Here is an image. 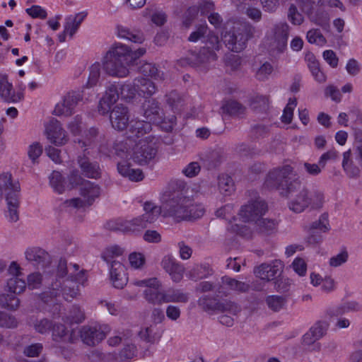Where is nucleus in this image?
<instances>
[{
	"label": "nucleus",
	"instance_id": "nucleus-1",
	"mask_svg": "<svg viewBox=\"0 0 362 362\" xmlns=\"http://www.w3.org/2000/svg\"><path fill=\"white\" fill-rule=\"evenodd\" d=\"M87 277L84 270H79L77 264L67 265L65 259L61 258L57 266L54 278L42 293V299L49 303L52 299L62 297L67 301H71L80 295L78 285H83Z\"/></svg>",
	"mask_w": 362,
	"mask_h": 362
},
{
	"label": "nucleus",
	"instance_id": "nucleus-2",
	"mask_svg": "<svg viewBox=\"0 0 362 362\" xmlns=\"http://www.w3.org/2000/svg\"><path fill=\"white\" fill-rule=\"evenodd\" d=\"M146 52L144 47L133 52L125 45L115 44L103 57V69L111 76L126 77L129 74L128 67L134 65Z\"/></svg>",
	"mask_w": 362,
	"mask_h": 362
},
{
	"label": "nucleus",
	"instance_id": "nucleus-3",
	"mask_svg": "<svg viewBox=\"0 0 362 362\" xmlns=\"http://www.w3.org/2000/svg\"><path fill=\"white\" fill-rule=\"evenodd\" d=\"M205 44L206 46L198 52H191L187 57L180 59L177 64L181 66L206 69L209 64L217 59L216 51L220 49L221 45L218 35L211 32L208 33Z\"/></svg>",
	"mask_w": 362,
	"mask_h": 362
},
{
	"label": "nucleus",
	"instance_id": "nucleus-4",
	"mask_svg": "<svg viewBox=\"0 0 362 362\" xmlns=\"http://www.w3.org/2000/svg\"><path fill=\"white\" fill-rule=\"evenodd\" d=\"M293 171V168L289 165L273 169L266 177L265 187L279 190L282 196L288 197L301 186V182L298 178L292 179Z\"/></svg>",
	"mask_w": 362,
	"mask_h": 362
},
{
	"label": "nucleus",
	"instance_id": "nucleus-5",
	"mask_svg": "<svg viewBox=\"0 0 362 362\" xmlns=\"http://www.w3.org/2000/svg\"><path fill=\"white\" fill-rule=\"evenodd\" d=\"M255 28L246 21H231L228 23L223 34V40L228 49L234 52L243 51L248 40L252 37Z\"/></svg>",
	"mask_w": 362,
	"mask_h": 362
},
{
	"label": "nucleus",
	"instance_id": "nucleus-6",
	"mask_svg": "<svg viewBox=\"0 0 362 362\" xmlns=\"http://www.w3.org/2000/svg\"><path fill=\"white\" fill-rule=\"evenodd\" d=\"M20 189L19 182L13 181L10 173H4L0 175V202L4 196L8 207L6 217L11 223L16 222L19 218Z\"/></svg>",
	"mask_w": 362,
	"mask_h": 362
},
{
	"label": "nucleus",
	"instance_id": "nucleus-7",
	"mask_svg": "<svg viewBox=\"0 0 362 362\" xmlns=\"http://www.w3.org/2000/svg\"><path fill=\"white\" fill-rule=\"evenodd\" d=\"M288 197V208L295 213H301L309 206L313 209L320 208L324 202V194L321 190L317 188L309 189L305 187H300Z\"/></svg>",
	"mask_w": 362,
	"mask_h": 362
},
{
	"label": "nucleus",
	"instance_id": "nucleus-8",
	"mask_svg": "<svg viewBox=\"0 0 362 362\" xmlns=\"http://www.w3.org/2000/svg\"><path fill=\"white\" fill-rule=\"evenodd\" d=\"M191 205V199L181 192H166L162 197V205L158 206L165 217H173L177 221L186 220V209Z\"/></svg>",
	"mask_w": 362,
	"mask_h": 362
},
{
	"label": "nucleus",
	"instance_id": "nucleus-9",
	"mask_svg": "<svg viewBox=\"0 0 362 362\" xmlns=\"http://www.w3.org/2000/svg\"><path fill=\"white\" fill-rule=\"evenodd\" d=\"M144 214L132 220H118L115 230L123 232H134L141 230L154 223L161 214V209L158 206L151 202L144 204Z\"/></svg>",
	"mask_w": 362,
	"mask_h": 362
},
{
	"label": "nucleus",
	"instance_id": "nucleus-10",
	"mask_svg": "<svg viewBox=\"0 0 362 362\" xmlns=\"http://www.w3.org/2000/svg\"><path fill=\"white\" fill-rule=\"evenodd\" d=\"M289 25L286 22L275 23L264 37V45L272 54L283 53L287 47Z\"/></svg>",
	"mask_w": 362,
	"mask_h": 362
},
{
	"label": "nucleus",
	"instance_id": "nucleus-11",
	"mask_svg": "<svg viewBox=\"0 0 362 362\" xmlns=\"http://www.w3.org/2000/svg\"><path fill=\"white\" fill-rule=\"evenodd\" d=\"M157 142L158 139L152 135L141 139L134 148L132 160L140 165L148 164L157 154Z\"/></svg>",
	"mask_w": 362,
	"mask_h": 362
},
{
	"label": "nucleus",
	"instance_id": "nucleus-12",
	"mask_svg": "<svg viewBox=\"0 0 362 362\" xmlns=\"http://www.w3.org/2000/svg\"><path fill=\"white\" fill-rule=\"evenodd\" d=\"M100 194V187L90 181L83 182L80 187V195L82 198H73L66 200L63 204L64 207H70L73 209H81L87 206H90L95 199L99 197Z\"/></svg>",
	"mask_w": 362,
	"mask_h": 362
},
{
	"label": "nucleus",
	"instance_id": "nucleus-13",
	"mask_svg": "<svg viewBox=\"0 0 362 362\" xmlns=\"http://www.w3.org/2000/svg\"><path fill=\"white\" fill-rule=\"evenodd\" d=\"M267 211V203L259 196H255L243 205L238 215L244 222H256Z\"/></svg>",
	"mask_w": 362,
	"mask_h": 362
},
{
	"label": "nucleus",
	"instance_id": "nucleus-14",
	"mask_svg": "<svg viewBox=\"0 0 362 362\" xmlns=\"http://www.w3.org/2000/svg\"><path fill=\"white\" fill-rule=\"evenodd\" d=\"M330 230L328 214L324 213L320 215L318 220L313 221L308 230L305 238L306 243L312 246L320 244L323 240L322 233H326Z\"/></svg>",
	"mask_w": 362,
	"mask_h": 362
},
{
	"label": "nucleus",
	"instance_id": "nucleus-15",
	"mask_svg": "<svg viewBox=\"0 0 362 362\" xmlns=\"http://www.w3.org/2000/svg\"><path fill=\"white\" fill-rule=\"evenodd\" d=\"M109 330L107 325H84L80 329V337L86 345L95 346L106 337Z\"/></svg>",
	"mask_w": 362,
	"mask_h": 362
},
{
	"label": "nucleus",
	"instance_id": "nucleus-16",
	"mask_svg": "<svg viewBox=\"0 0 362 362\" xmlns=\"http://www.w3.org/2000/svg\"><path fill=\"white\" fill-rule=\"evenodd\" d=\"M83 90H72L67 93L60 104H57L54 110L56 115L70 116L74 113V108L78 102L83 100Z\"/></svg>",
	"mask_w": 362,
	"mask_h": 362
},
{
	"label": "nucleus",
	"instance_id": "nucleus-17",
	"mask_svg": "<svg viewBox=\"0 0 362 362\" xmlns=\"http://www.w3.org/2000/svg\"><path fill=\"white\" fill-rule=\"evenodd\" d=\"M283 269L281 261L275 260L271 263H263L255 268L254 272L257 277L269 281L280 276Z\"/></svg>",
	"mask_w": 362,
	"mask_h": 362
},
{
	"label": "nucleus",
	"instance_id": "nucleus-18",
	"mask_svg": "<svg viewBox=\"0 0 362 362\" xmlns=\"http://www.w3.org/2000/svg\"><path fill=\"white\" fill-rule=\"evenodd\" d=\"M119 97V88L116 84L109 85L99 101L98 107L99 113L102 115L109 113L112 105L118 100Z\"/></svg>",
	"mask_w": 362,
	"mask_h": 362
},
{
	"label": "nucleus",
	"instance_id": "nucleus-19",
	"mask_svg": "<svg viewBox=\"0 0 362 362\" xmlns=\"http://www.w3.org/2000/svg\"><path fill=\"white\" fill-rule=\"evenodd\" d=\"M161 266L170 275L173 281L178 283L182 279L185 267L173 256L165 255L161 261Z\"/></svg>",
	"mask_w": 362,
	"mask_h": 362
},
{
	"label": "nucleus",
	"instance_id": "nucleus-20",
	"mask_svg": "<svg viewBox=\"0 0 362 362\" xmlns=\"http://www.w3.org/2000/svg\"><path fill=\"white\" fill-rule=\"evenodd\" d=\"M143 116L146 122L159 123L163 119V112L160 103L156 99L146 100L142 104Z\"/></svg>",
	"mask_w": 362,
	"mask_h": 362
},
{
	"label": "nucleus",
	"instance_id": "nucleus-21",
	"mask_svg": "<svg viewBox=\"0 0 362 362\" xmlns=\"http://www.w3.org/2000/svg\"><path fill=\"white\" fill-rule=\"evenodd\" d=\"M110 120L115 129L124 130L129 122L128 108L122 105H116L110 112Z\"/></svg>",
	"mask_w": 362,
	"mask_h": 362
},
{
	"label": "nucleus",
	"instance_id": "nucleus-22",
	"mask_svg": "<svg viewBox=\"0 0 362 362\" xmlns=\"http://www.w3.org/2000/svg\"><path fill=\"white\" fill-rule=\"evenodd\" d=\"M27 325L35 333L47 336L53 328L54 321L45 317L33 315L28 317Z\"/></svg>",
	"mask_w": 362,
	"mask_h": 362
},
{
	"label": "nucleus",
	"instance_id": "nucleus-23",
	"mask_svg": "<svg viewBox=\"0 0 362 362\" xmlns=\"http://www.w3.org/2000/svg\"><path fill=\"white\" fill-rule=\"evenodd\" d=\"M47 139L57 146L64 145L68 141V136L62 124L57 120H51L46 127Z\"/></svg>",
	"mask_w": 362,
	"mask_h": 362
},
{
	"label": "nucleus",
	"instance_id": "nucleus-24",
	"mask_svg": "<svg viewBox=\"0 0 362 362\" xmlns=\"http://www.w3.org/2000/svg\"><path fill=\"white\" fill-rule=\"evenodd\" d=\"M110 275L112 285L117 288H122L128 281L125 267L118 261L111 262Z\"/></svg>",
	"mask_w": 362,
	"mask_h": 362
},
{
	"label": "nucleus",
	"instance_id": "nucleus-25",
	"mask_svg": "<svg viewBox=\"0 0 362 362\" xmlns=\"http://www.w3.org/2000/svg\"><path fill=\"white\" fill-rule=\"evenodd\" d=\"M78 164L82 174L91 179H97L100 177V169L97 162H91L85 155L78 156Z\"/></svg>",
	"mask_w": 362,
	"mask_h": 362
},
{
	"label": "nucleus",
	"instance_id": "nucleus-26",
	"mask_svg": "<svg viewBox=\"0 0 362 362\" xmlns=\"http://www.w3.org/2000/svg\"><path fill=\"white\" fill-rule=\"evenodd\" d=\"M25 259L35 266L44 267L49 262V255L40 247H30L25 252Z\"/></svg>",
	"mask_w": 362,
	"mask_h": 362
},
{
	"label": "nucleus",
	"instance_id": "nucleus-27",
	"mask_svg": "<svg viewBox=\"0 0 362 362\" xmlns=\"http://www.w3.org/2000/svg\"><path fill=\"white\" fill-rule=\"evenodd\" d=\"M151 130L152 125L148 122L142 120L132 121L127 132V137L134 140L150 133Z\"/></svg>",
	"mask_w": 362,
	"mask_h": 362
},
{
	"label": "nucleus",
	"instance_id": "nucleus-28",
	"mask_svg": "<svg viewBox=\"0 0 362 362\" xmlns=\"http://www.w3.org/2000/svg\"><path fill=\"white\" fill-rule=\"evenodd\" d=\"M0 96L7 103H16L22 98L20 93H15L12 84L8 81L6 76L0 78Z\"/></svg>",
	"mask_w": 362,
	"mask_h": 362
},
{
	"label": "nucleus",
	"instance_id": "nucleus-29",
	"mask_svg": "<svg viewBox=\"0 0 362 362\" xmlns=\"http://www.w3.org/2000/svg\"><path fill=\"white\" fill-rule=\"evenodd\" d=\"M136 85L138 95L144 98H149L156 93L157 88L153 82L146 78L137 77L134 78Z\"/></svg>",
	"mask_w": 362,
	"mask_h": 362
},
{
	"label": "nucleus",
	"instance_id": "nucleus-30",
	"mask_svg": "<svg viewBox=\"0 0 362 362\" xmlns=\"http://www.w3.org/2000/svg\"><path fill=\"white\" fill-rule=\"evenodd\" d=\"M329 324L325 321L317 322L303 337V341L310 343L309 339H320L327 332Z\"/></svg>",
	"mask_w": 362,
	"mask_h": 362
},
{
	"label": "nucleus",
	"instance_id": "nucleus-31",
	"mask_svg": "<svg viewBox=\"0 0 362 362\" xmlns=\"http://www.w3.org/2000/svg\"><path fill=\"white\" fill-rule=\"evenodd\" d=\"M53 341L60 342L73 343L72 334L69 333L66 327L62 324L54 322L53 328L51 330Z\"/></svg>",
	"mask_w": 362,
	"mask_h": 362
},
{
	"label": "nucleus",
	"instance_id": "nucleus-32",
	"mask_svg": "<svg viewBox=\"0 0 362 362\" xmlns=\"http://www.w3.org/2000/svg\"><path fill=\"white\" fill-rule=\"evenodd\" d=\"M86 13L81 12L76 13L73 16L71 15L66 18L65 25H64V31L65 33H68V35L71 37L78 30L80 25L83 21L85 18L86 17Z\"/></svg>",
	"mask_w": 362,
	"mask_h": 362
},
{
	"label": "nucleus",
	"instance_id": "nucleus-33",
	"mask_svg": "<svg viewBox=\"0 0 362 362\" xmlns=\"http://www.w3.org/2000/svg\"><path fill=\"white\" fill-rule=\"evenodd\" d=\"M119 90L121 99L127 103L132 102L138 95L139 91L134 83V79L132 82L127 81L120 85Z\"/></svg>",
	"mask_w": 362,
	"mask_h": 362
},
{
	"label": "nucleus",
	"instance_id": "nucleus-34",
	"mask_svg": "<svg viewBox=\"0 0 362 362\" xmlns=\"http://www.w3.org/2000/svg\"><path fill=\"white\" fill-rule=\"evenodd\" d=\"M219 192L224 196H229L235 191V184L232 177L226 174L218 177Z\"/></svg>",
	"mask_w": 362,
	"mask_h": 362
},
{
	"label": "nucleus",
	"instance_id": "nucleus-35",
	"mask_svg": "<svg viewBox=\"0 0 362 362\" xmlns=\"http://www.w3.org/2000/svg\"><path fill=\"white\" fill-rule=\"evenodd\" d=\"M16 295L12 293H1L0 307L8 310H16L20 306V300Z\"/></svg>",
	"mask_w": 362,
	"mask_h": 362
},
{
	"label": "nucleus",
	"instance_id": "nucleus-36",
	"mask_svg": "<svg viewBox=\"0 0 362 362\" xmlns=\"http://www.w3.org/2000/svg\"><path fill=\"white\" fill-rule=\"evenodd\" d=\"M222 281L225 285H227L230 292L236 291L240 293H245L247 292L250 287L247 283L238 281L227 276H223Z\"/></svg>",
	"mask_w": 362,
	"mask_h": 362
},
{
	"label": "nucleus",
	"instance_id": "nucleus-37",
	"mask_svg": "<svg viewBox=\"0 0 362 362\" xmlns=\"http://www.w3.org/2000/svg\"><path fill=\"white\" fill-rule=\"evenodd\" d=\"M164 303H187L188 294L179 289H169L164 292Z\"/></svg>",
	"mask_w": 362,
	"mask_h": 362
},
{
	"label": "nucleus",
	"instance_id": "nucleus-38",
	"mask_svg": "<svg viewBox=\"0 0 362 362\" xmlns=\"http://www.w3.org/2000/svg\"><path fill=\"white\" fill-rule=\"evenodd\" d=\"M119 36L134 43L141 44L144 41V36L140 30H132L127 28L119 29Z\"/></svg>",
	"mask_w": 362,
	"mask_h": 362
},
{
	"label": "nucleus",
	"instance_id": "nucleus-39",
	"mask_svg": "<svg viewBox=\"0 0 362 362\" xmlns=\"http://www.w3.org/2000/svg\"><path fill=\"white\" fill-rule=\"evenodd\" d=\"M25 287L26 283L24 280L17 276H12L7 281L6 291L14 294H20L25 290Z\"/></svg>",
	"mask_w": 362,
	"mask_h": 362
},
{
	"label": "nucleus",
	"instance_id": "nucleus-40",
	"mask_svg": "<svg viewBox=\"0 0 362 362\" xmlns=\"http://www.w3.org/2000/svg\"><path fill=\"white\" fill-rule=\"evenodd\" d=\"M218 298L216 296L211 297L209 295H205L199 299L198 304L205 311H217L220 301Z\"/></svg>",
	"mask_w": 362,
	"mask_h": 362
},
{
	"label": "nucleus",
	"instance_id": "nucleus-41",
	"mask_svg": "<svg viewBox=\"0 0 362 362\" xmlns=\"http://www.w3.org/2000/svg\"><path fill=\"white\" fill-rule=\"evenodd\" d=\"M257 230L264 234H269L274 231L277 223L274 219L260 218L255 222Z\"/></svg>",
	"mask_w": 362,
	"mask_h": 362
},
{
	"label": "nucleus",
	"instance_id": "nucleus-42",
	"mask_svg": "<svg viewBox=\"0 0 362 362\" xmlns=\"http://www.w3.org/2000/svg\"><path fill=\"white\" fill-rule=\"evenodd\" d=\"M212 274L211 269L205 264L195 266L189 272V279L193 281H197L208 277Z\"/></svg>",
	"mask_w": 362,
	"mask_h": 362
},
{
	"label": "nucleus",
	"instance_id": "nucleus-43",
	"mask_svg": "<svg viewBox=\"0 0 362 362\" xmlns=\"http://www.w3.org/2000/svg\"><path fill=\"white\" fill-rule=\"evenodd\" d=\"M250 105L254 110L264 112L269 107V99L267 96L257 95L250 98Z\"/></svg>",
	"mask_w": 362,
	"mask_h": 362
},
{
	"label": "nucleus",
	"instance_id": "nucleus-44",
	"mask_svg": "<svg viewBox=\"0 0 362 362\" xmlns=\"http://www.w3.org/2000/svg\"><path fill=\"white\" fill-rule=\"evenodd\" d=\"M98 137H100V135L98 129L91 127L85 132L83 139L78 140V143L82 144L81 147L91 146L98 142Z\"/></svg>",
	"mask_w": 362,
	"mask_h": 362
},
{
	"label": "nucleus",
	"instance_id": "nucleus-45",
	"mask_svg": "<svg viewBox=\"0 0 362 362\" xmlns=\"http://www.w3.org/2000/svg\"><path fill=\"white\" fill-rule=\"evenodd\" d=\"M308 68L315 79L319 83H324L326 81V76L320 70L318 62L313 56L308 59Z\"/></svg>",
	"mask_w": 362,
	"mask_h": 362
},
{
	"label": "nucleus",
	"instance_id": "nucleus-46",
	"mask_svg": "<svg viewBox=\"0 0 362 362\" xmlns=\"http://www.w3.org/2000/svg\"><path fill=\"white\" fill-rule=\"evenodd\" d=\"M146 300L152 304L160 305L164 303V292L158 291V289L146 288L144 291Z\"/></svg>",
	"mask_w": 362,
	"mask_h": 362
},
{
	"label": "nucleus",
	"instance_id": "nucleus-47",
	"mask_svg": "<svg viewBox=\"0 0 362 362\" xmlns=\"http://www.w3.org/2000/svg\"><path fill=\"white\" fill-rule=\"evenodd\" d=\"M49 178V184L54 190L59 194H62L64 191L65 186L64 180L61 173L58 171H53Z\"/></svg>",
	"mask_w": 362,
	"mask_h": 362
},
{
	"label": "nucleus",
	"instance_id": "nucleus-48",
	"mask_svg": "<svg viewBox=\"0 0 362 362\" xmlns=\"http://www.w3.org/2000/svg\"><path fill=\"white\" fill-rule=\"evenodd\" d=\"M139 71L144 76L154 78L155 79H162L163 73L157 69V67L151 63H144L139 67Z\"/></svg>",
	"mask_w": 362,
	"mask_h": 362
},
{
	"label": "nucleus",
	"instance_id": "nucleus-49",
	"mask_svg": "<svg viewBox=\"0 0 362 362\" xmlns=\"http://www.w3.org/2000/svg\"><path fill=\"white\" fill-rule=\"evenodd\" d=\"M123 254V249L118 245H112L107 247L101 254L102 259L107 263L113 261L112 259L121 256Z\"/></svg>",
	"mask_w": 362,
	"mask_h": 362
},
{
	"label": "nucleus",
	"instance_id": "nucleus-50",
	"mask_svg": "<svg viewBox=\"0 0 362 362\" xmlns=\"http://www.w3.org/2000/svg\"><path fill=\"white\" fill-rule=\"evenodd\" d=\"M297 105V100L296 98H289L288 103L285 107L283 114L281 115V122L285 124H290L292 122L293 116V110Z\"/></svg>",
	"mask_w": 362,
	"mask_h": 362
},
{
	"label": "nucleus",
	"instance_id": "nucleus-51",
	"mask_svg": "<svg viewBox=\"0 0 362 362\" xmlns=\"http://www.w3.org/2000/svg\"><path fill=\"white\" fill-rule=\"evenodd\" d=\"M18 325V322L13 315L0 310V327L14 329Z\"/></svg>",
	"mask_w": 362,
	"mask_h": 362
},
{
	"label": "nucleus",
	"instance_id": "nucleus-52",
	"mask_svg": "<svg viewBox=\"0 0 362 362\" xmlns=\"http://www.w3.org/2000/svg\"><path fill=\"white\" fill-rule=\"evenodd\" d=\"M267 304L272 310L279 311L286 304V298L283 296L273 295L269 296L266 299Z\"/></svg>",
	"mask_w": 362,
	"mask_h": 362
},
{
	"label": "nucleus",
	"instance_id": "nucleus-53",
	"mask_svg": "<svg viewBox=\"0 0 362 362\" xmlns=\"http://www.w3.org/2000/svg\"><path fill=\"white\" fill-rule=\"evenodd\" d=\"M139 337L144 341L153 344L160 338L154 332V327L151 325L145 328H142L139 332Z\"/></svg>",
	"mask_w": 362,
	"mask_h": 362
},
{
	"label": "nucleus",
	"instance_id": "nucleus-54",
	"mask_svg": "<svg viewBox=\"0 0 362 362\" xmlns=\"http://www.w3.org/2000/svg\"><path fill=\"white\" fill-rule=\"evenodd\" d=\"M205 212L204 208L201 204H194L191 199V205L186 209V220L197 219L202 217Z\"/></svg>",
	"mask_w": 362,
	"mask_h": 362
},
{
	"label": "nucleus",
	"instance_id": "nucleus-55",
	"mask_svg": "<svg viewBox=\"0 0 362 362\" xmlns=\"http://www.w3.org/2000/svg\"><path fill=\"white\" fill-rule=\"evenodd\" d=\"M67 318L70 323L79 324L85 320L86 316L84 311L79 306L74 305L71 307Z\"/></svg>",
	"mask_w": 362,
	"mask_h": 362
},
{
	"label": "nucleus",
	"instance_id": "nucleus-56",
	"mask_svg": "<svg viewBox=\"0 0 362 362\" xmlns=\"http://www.w3.org/2000/svg\"><path fill=\"white\" fill-rule=\"evenodd\" d=\"M89 76L86 84L87 88L95 86L100 76V64L98 62L93 64L89 68Z\"/></svg>",
	"mask_w": 362,
	"mask_h": 362
},
{
	"label": "nucleus",
	"instance_id": "nucleus-57",
	"mask_svg": "<svg viewBox=\"0 0 362 362\" xmlns=\"http://www.w3.org/2000/svg\"><path fill=\"white\" fill-rule=\"evenodd\" d=\"M306 38L308 42L322 46L326 43V39L318 29H311L307 33Z\"/></svg>",
	"mask_w": 362,
	"mask_h": 362
},
{
	"label": "nucleus",
	"instance_id": "nucleus-58",
	"mask_svg": "<svg viewBox=\"0 0 362 362\" xmlns=\"http://www.w3.org/2000/svg\"><path fill=\"white\" fill-rule=\"evenodd\" d=\"M208 28L206 25H200L197 28V29L193 31L189 36L188 37V40L189 42H196L198 40L204 38L203 42L205 43L208 34L207 33Z\"/></svg>",
	"mask_w": 362,
	"mask_h": 362
},
{
	"label": "nucleus",
	"instance_id": "nucleus-59",
	"mask_svg": "<svg viewBox=\"0 0 362 362\" xmlns=\"http://www.w3.org/2000/svg\"><path fill=\"white\" fill-rule=\"evenodd\" d=\"M225 110L230 115H239L245 112V107L235 100L228 101L224 105Z\"/></svg>",
	"mask_w": 362,
	"mask_h": 362
},
{
	"label": "nucleus",
	"instance_id": "nucleus-60",
	"mask_svg": "<svg viewBox=\"0 0 362 362\" xmlns=\"http://www.w3.org/2000/svg\"><path fill=\"white\" fill-rule=\"evenodd\" d=\"M42 146L39 142H34L28 146V156L33 163H37V159L42 153Z\"/></svg>",
	"mask_w": 362,
	"mask_h": 362
},
{
	"label": "nucleus",
	"instance_id": "nucleus-61",
	"mask_svg": "<svg viewBox=\"0 0 362 362\" xmlns=\"http://www.w3.org/2000/svg\"><path fill=\"white\" fill-rule=\"evenodd\" d=\"M288 18L293 25H300L303 22V15L298 11L297 6L291 4L288 8Z\"/></svg>",
	"mask_w": 362,
	"mask_h": 362
},
{
	"label": "nucleus",
	"instance_id": "nucleus-62",
	"mask_svg": "<svg viewBox=\"0 0 362 362\" xmlns=\"http://www.w3.org/2000/svg\"><path fill=\"white\" fill-rule=\"evenodd\" d=\"M217 311L228 312L230 314L236 315L238 312H240V308L236 303L226 300L223 301H219Z\"/></svg>",
	"mask_w": 362,
	"mask_h": 362
},
{
	"label": "nucleus",
	"instance_id": "nucleus-63",
	"mask_svg": "<svg viewBox=\"0 0 362 362\" xmlns=\"http://www.w3.org/2000/svg\"><path fill=\"white\" fill-rule=\"evenodd\" d=\"M270 130V124L258 123L252 127V134L256 139L266 136Z\"/></svg>",
	"mask_w": 362,
	"mask_h": 362
},
{
	"label": "nucleus",
	"instance_id": "nucleus-64",
	"mask_svg": "<svg viewBox=\"0 0 362 362\" xmlns=\"http://www.w3.org/2000/svg\"><path fill=\"white\" fill-rule=\"evenodd\" d=\"M136 348L132 344H128L124 346L119 354V360L128 361L132 359L136 356Z\"/></svg>",
	"mask_w": 362,
	"mask_h": 362
}]
</instances>
